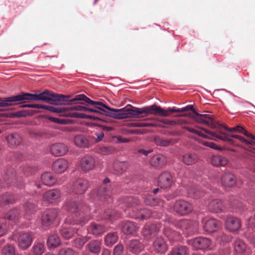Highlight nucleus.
<instances>
[{
  "mask_svg": "<svg viewBox=\"0 0 255 255\" xmlns=\"http://www.w3.org/2000/svg\"><path fill=\"white\" fill-rule=\"evenodd\" d=\"M60 240L57 234L50 236L47 240V245L49 247L55 248L60 245Z\"/></svg>",
  "mask_w": 255,
  "mask_h": 255,
  "instance_id": "58836bf2",
  "label": "nucleus"
},
{
  "mask_svg": "<svg viewBox=\"0 0 255 255\" xmlns=\"http://www.w3.org/2000/svg\"><path fill=\"white\" fill-rule=\"evenodd\" d=\"M59 255H74L73 251L69 248H64L59 251Z\"/></svg>",
  "mask_w": 255,
  "mask_h": 255,
  "instance_id": "69168bd1",
  "label": "nucleus"
},
{
  "mask_svg": "<svg viewBox=\"0 0 255 255\" xmlns=\"http://www.w3.org/2000/svg\"><path fill=\"white\" fill-rule=\"evenodd\" d=\"M13 105H15L14 96L10 97L5 100L0 101V107H4Z\"/></svg>",
  "mask_w": 255,
  "mask_h": 255,
  "instance_id": "09e8293b",
  "label": "nucleus"
},
{
  "mask_svg": "<svg viewBox=\"0 0 255 255\" xmlns=\"http://www.w3.org/2000/svg\"><path fill=\"white\" fill-rule=\"evenodd\" d=\"M137 229L136 226L132 222L125 221L122 223L121 230L125 234L129 235L134 233Z\"/></svg>",
  "mask_w": 255,
  "mask_h": 255,
  "instance_id": "5701e85b",
  "label": "nucleus"
},
{
  "mask_svg": "<svg viewBox=\"0 0 255 255\" xmlns=\"http://www.w3.org/2000/svg\"><path fill=\"white\" fill-rule=\"evenodd\" d=\"M75 144L78 146H84L87 144V140L85 137L81 135H77L74 139Z\"/></svg>",
  "mask_w": 255,
  "mask_h": 255,
  "instance_id": "864d4df0",
  "label": "nucleus"
},
{
  "mask_svg": "<svg viewBox=\"0 0 255 255\" xmlns=\"http://www.w3.org/2000/svg\"><path fill=\"white\" fill-rule=\"evenodd\" d=\"M68 167V161L63 158H59L53 163L52 168L55 172L62 173L66 171Z\"/></svg>",
  "mask_w": 255,
  "mask_h": 255,
  "instance_id": "4468645a",
  "label": "nucleus"
},
{
  "mask_svg": "<svg viewBox=\"0 0 255 255\" xmlns=\"http://www.w3.org/2000/svg\"><path fill=\"white\" fill-rule=\"evenodd\" d=\"M93 108H87L85 111H88L91 113H93L97 115H105L106 111L105 110L102 109L101 107L93 106Z\"/></svg>",
  "mask_w": 255,
  "mask_h": 255,
  "instance_id": "8fccbe9b",
  "label": "nucleus"
},
{
  "mask_svg": "<svg viewBox=\"0 0 255 255\" xmlns=\"http://www.w3.org/2000/svg\"><path fill=\"white\" fill-rule=\"evenodd\" d=\"M43 109L55 113H64L68 112L69 109L64 107H55L50 106L43 105Z\"/></svg>",
  "mask_w": 255,
  "mask_h": 255,
  "instance_id": "a19ab883",
  "label": "nucleus"
},
{
  "mask_svg": "<svg viewBox=\"0 0 255 255\" xmlns=\"http://www.w3.org/2000/svg\"><path fill=\"white\" fill-rule=\"evenodd\" d=\"M15 105L23 102L26 100L42 101L55 105L65 104L66 102L69 103L68 96L55 94L48 90H45L39 94H32L29 93H21L14 96Z\"/></svg>",
  "mask_w": 255,
  "mask_h": 255,
  "instance_id": "f257e3e1",
  "label": "nucleus"
},
{
  "mask_svg": "<svg viewBox=\"0 0 255 255\" xmlns=\"http://www.w3.org/2000/svg\"><path fill=\"white\" fill-rule=\"evenodd\" d=\"M83 101L89 104H90V105H92L95 106L100 107H101L102 109H103V108H104L107 110L112 111L113 112L112 113H115L114 110H116V109H113L110 108L109 107L107 106L106 105L103 104V103L101 102L92 101L90 99H89V98H88L87 97H86V96H85L83 94L77 95L75 96V98L69 100V104H71L75 101Z\"/></svg>",
  "mask_w": 255,
  "mask_h": 255,
  "instance_id": "0eeeda50",
  "label": "nucleus"
},
{
  "mask_svg": "<svg viewBox=\"0 0 255 255\" xmlns=\"http://www.w3.org/2000/svg\"><path fill=\"white\" fill-rule=\"evenodd\" d=\"M208 209L212 212H219L224 211V206L221 200H212L208 205Z\"/></svg>",
  "mask_w": 255,
  "mask_h": 255,
  "instance_id": "b1692460",
  "label": "nucleus"
},
{
  "mask_svg": "<svg viewBox=\"0 0 255 255\" xmlns=\"http://www.w3.org/2000/svg\"><path fill=\"white\" fill-rule=\"evenodd\" d=\"M35 205L33 203V201H29L23 205L24 216V218L27 220H30L31 215L35 211Z\"/></svg>",
  "mask_w": 255,
  "mask_h": 255,
  "instance_id": "4be33fe9",
  "label": "nucleus"
},
{
  "mask_svg": "<svg viewBox=\"0 0 255 255\" xmlns=\"http://www.w3.org/2000/svg\"><path fill=\"white\" fill-rule=\"evenodd\" d=\"M246 225L249 231L252 230L255 231V214L254 217L251 216L247 220Z\"/></svg>",
  "mask_w": 255,
  "mask_h": 255,
  "instance_id": "3c124183",
  "label": "nucleus"
},
{
  "mask_svg": "<svg viewBox=\"0 0 255 255\" xmlns=\"http://www.w3.org/2000/svg\"><path fill=\"white\" fill-rule=\"evenodd\" d=\"M172 183V177L171 174L167 172L161 174L158 179V186L161 188H167L171 186Z\"/></svg>",
  "mask_w": 255,
  "mask_h": 255,
  "instance_id": "f8f14e48",
  "label": "nucleus"
},
{
  "mask_svg": "<svg viewBox=\"0 0 255 255\" xmlns=\"http://www.w3.org/2000/svg\"><path fill=\"white\" fill-rule=\"evenodd\" d=\"M15 250L13 246H5L2 250V255H15Z\"/></svg>",
  "mask_w": 255,
  "mask_h": 255,
  "instance_id": "6e6d98bb",
  "label": "nucleus"
},
{
  "mask_svg": "<svg viewBox=\"0 0 255 255\" xmlns=\"http://www.w3.org/2000/svg\"><path fill=\"white\" fill-rule=\"evenodd\" d=\"M198 157L194 152L185 153L182 156V161L186 165H192L197 161Z\"/></svg>",
  "mask_w": 255,
  "mask_h": 255,
  "instance_id": "c85d7f7f",
  "label": "nucleus"
},
{
  "mask_svg": "<svg viewBox=\"0 0 255 255\" xmlns=\"http://www.w3.org/2000/svg\"><path fill=\"white\" fill-rule=\"evenodd\" d=\"M86 109V107L81 106V105H76L74 106H72L70 108L71 111L69 112L67 114V116H68V114L71 112H73V111H85Z\"/></svg>",
  "mask_w": 255,
  "mask_h": 255,
  "instance_id": "774afa93",
  "label": "nucleus"
},
{
  "mask_svg": "<svg viewBox=\"0 0 255 255\" xmlns=\"http://www.w3.org/2000/svg\"><path fill=\"white\" fill-rule=\"evenodd\" d=\"M115 151V148L112 146H103L100 148V152L105 155L112 154Z\"/></svg>",
  "mask_w": 255,
  "mask_h": 255,
  "instance_id": "13d9d810",
  "label": "nucleus"
},
{
  "mask_svg": "<svg viewBox=\"0 0 255 255\" xmlns=\"http://www.w3.org/2000/svg\"><path fill=\"white\" fill-rule=\"evenodd\" d=\"M214 123L216 124L217 127L216 128H213V129H216V132H212L209 130L206 129L204 128H201L199 127H183V128L188 131L194 134L195 135H197L198 137H203L205 138H208L214 140H221L224 141H227L232 144L235 145L233 139L229 138L232 137L233 138H238L239 135L227 134L224 133L221 130L223 128V125L218 123L216 121L214 120Z\"/></svg>",
  "mask_w": 255,
  "mask_h": 255,
  "instance_id": "f03ea898",
  "label": "nucleus"
},
{
  "mask_svg": "<svg viewBox=\"0 0 255 255\" xmlns=\"http://www.w3.org/2000/svg\"><path fill=\"white\" fill-rule=\"evenodd\" d=\"M166 163V158L161 154H157L153 156L150 160V164L154 167H160Z\"/></svg>",
  "mask_w": 255,
  "mask_h": 255,
  "instance_id": "c756f323",
  "label": "nucleus"
},
{
  "mask_svg": "<svg viewBox=\"0 0 255 255\" xmlns=\"http://www.w3.org/2000/svg\"><path fill=\"white\" fill-rule=\"evenodd\" d=\"M66 145L62 143H55L50 147L51 153L55 156H63L68 151Z\"/></svg>",
  "mask_w": 255,
  "mask_h": 255,
  "instance_id": "f3484780",
  "label": "nucleus"
},
{
  "mask_svg": "<svg viewBox=\"0 0 255 255\" xmlns=\"http://www.w3.org/2000/svg\"><path fill=\"white\" fill-rule=\"evenodd\" d=\"M8 143L11 146L18 145L21 140V136L17 133H13L8 135L6 137Z\"/></svg>",
  "mask_w": 255,
  "mask_h": 255,
  "instance_id": "4c0bfd02",
  "label": "nucleus"
},
{
  "mask_svg": "<svg viewBox=\"0 0 255 255\" xmlns=\"http://www.w3.org/2000/svg\"><path fill=\"white\" fill-rule=\"evenodd\" d=\"M32 235L29 233L20 234L17 239L18 246L22 250H25L29 247L32 242Z\"/></svg>",
  "mask_w": 255,
  "mask_h": 255,
  "instance_id": "1a4fd4ad",
  "label": "nucleus"
},
{
  "mask_svg": "<svg viewBox=\"0 0 255 255\" xmlns=\"http://www.w3.org/2000/svg\"><path fill=\"white\" fill-rule=\"evenodd\" d=\"M133 212H135L134 217L141 220L147 219L151 215V212L149 210L141 209L138 206L133 209Z\"/></svg>",
  "mask_w": 255,
  "mask_h": 255,
  "instance_id": "6ab92c4d",
  "label": "nucleus"
},
{
  "mask_svg": "<svg viewBox=\"0 0 255 255\" xmlns=\"http://www.w3.org/2000/svg\"><path fill=\"white\" fill-rule=\"evenodd\" d=\"M216 241L220 244H224L230 241V238L222 232H219L216 237Z\"/></svg>",
  "mask_w": 255,
  "mask_h": 255,
  "instance_id": "de8ad7c7",
  "label": "nucleus"
},
{
  "mask_svg": "<svg viewBox=\"0 0 255 255\" xmlns=\"http://www.w3.org/2000/svg\"><path fill=\"white\" fill-rule=\"evenodd\" d=\"M78 229L72 225L68 228H63L61 230V235L66 239H69L77 232Z\"/></svg>",
  "mask_w": 255,
  "mask_h": 255,
  "instance_id": "7c9ffc66",
  "label": "nucleus"
},
{
  "mask_svg": "<svg viewBox=\"0 0 255 255\" xmlns=\"http://www.w3.org/2000/svg\"><path fill=\"white\" fill-rule=\"evenodd\" d=\"M89 232L95 236H100L106 231L105 227L101 224L92 223L88 229Z\"/></svg>",
  "mask_w": 255,
  "mask_h": 255,
  "instance_id": "412c9836",
  "label": "nucleus"
},
{
  "mask_svg": "<svg viewBox=\"0 0 255 255\" xmlns=\"http://www.w3.org/2000/svg\"><path fill=\"white\" fill-rule=\"evenodd\" d=\"M113 140L117 143H127L129 141V139L126 138H123L121 136H114L113 137Z\"/></svg>",
  "mask_w": 255,
  "mask_h": 255,
  "instance_id": "338daca9",
  "label": "nucleus"
},
{
  "mask_svg": "<svg viewBox=\"0 0 255 255\" xmlns=\"http://www.w3.org/2000/svg\"><path fill=\"white\" fill-rule=\"evenodd\" d=\"M191 111L193 112L192 115L182 114L179 116L181 117H191L197 122L208 126L210 128H216L217 126L214 123V119L212 115L204 114H199L195 111L192 105H188L182 108H176V113L184 112L186 111Z\"/></svg>",
  "mask_w": 255,
  "mask_h": 255,
  "instance_id": "7ed1b4c3",
  "label": "nucleus"
},
{
  "mask_svg": "<svg viewBox=\"0 0 255 255\" xmlns=\"http://www.w3.org/2000/svg\"><path fill=\"white\" fill-rule=\"evenodd\" d=\"M155 250L159 253H164L167 250V246L163 239L161 237L157 238L153 243Z\"/></svg>",
  "mask_w": 255,
  "mask_h": 255,
  "instance_id": "aec40b11",
  "label": "nucleus"
},
{
  "mask_svg": "<svg viewBox=\"0 0 255 255\" xmlns=\"http://www.w3.org/2000/svg\"><path fill=\"white\" fill-rule=\"evenodd\" d=\"M188 245L192 246L196 250L206 251L209 249L211 244L210 239L205 237H198L187 241Z\"/></svg>",
  "mask_w": 255,
  "mask_h": 255,
  "instance_id": "39448f33",
  "label": "nucleus"
},
{
  "mask_svg": "<svg viewBox=\"0 0 255 255\" xmlns=\"http://www.w3.org/2000/svg\"><path fill=\"white\" fill-rule=\"evenodd\" d=\"M170 254L171 255H187L188 254V251L186 247L180 246L173 249Z\"/></svg>",
  "mask_w": 255,
  "mask_h": 255,
  "instance_id": "a18cd8bd",
  "label": "nucleus"
},
{
  "mask_svg": "<svg viewBox=\"0 0 255 255\" xmlns=\"http://www.w3.org/2000/svg\"><path fill=\"white\" fill-rule=\"evenodd\" d=\"M89 240L87 237L76 238L73 243V246L78 249H81L85 244Z\"/></svg>",
  "mask_w": 255,
  "mask_h": 255,
  "instance_id": "37998d69",
  "label": "nucleus"
},
{
  "mask_svg": "<svg viewBox=\"0 0 255 255\" xmlns=\"http://www.w3.org/2000/svg\"><path fill=\"white\" fill-rule=\"evenodd\" d=\"M181 224L182 228H185L189 233L194 234L198 231V224L196 222L183 220Z\"/></svg>",
  "mask_w": 255,
  "mask_h": 255,
  "instance_id": "cd10ccee",
  "label": "nucleus"
},
{
  "mask_svg": "<svg viewBox=\"0 0 255 255\" xmlns=\"http://www.w3.org/2000/svg\"><path fill=\"white\" fill-rule=\"evenodd\" d=\"M88 186V182L84 179L77 180L73 185V192L75 194H83L87 190Z\"/></svg>",
  "mask_w": 255,
  "mask_h": 255,
  "instance_id": "9b49d317",
  "label": "nucleus"
},
{
  "mask_svg": "<svg viewBox=\"0 0 255 255\" xmlns=\"http://www.w3.org/2000/svg\"><path fill=\"white\" fill-rule=\"evenodd\" d=\"M118 239V236L116 233L108 234L105 237V243L107 246H112L115 244Z\"/></svg>",
  "mask_w": 255,
  "mask_h": 255,
  "instance_id": "f704fd0d",
  "label": "nucleus"
},
{
  "mask_svg": "<svg viewBox=\"0 0 255 255\" xmlns=\"http://www.w3.org/2000/svg\"><path fill=\"white\" fill-rule=\"evenodd\" d=\"M66 206L68 211L71 212H75L79 210L80 204L71 201L67 202Z\"/></svg>",
  "mask_w": 255,
  "mask_h": 255,
  "instance_id": "49530a36",
  "label": "nucleus"
},
{
  "mask_svg": "<svg viewBox=\"0 0 255 255\" xmlns=\"http://www.w3.org/2000/svg\"><path fill=\"white\" fill-rule=\"evenodd\" d=\"M57 213L55 209H49L44 212L41 216V227L46 229L50 227L56 218Z\"/></svg>",
  "mask_w": 255,
  "mask_h": 255,
  "instance_id": "423d86ee",
  "label": "nucleus"
},
{
  "mask_svg": "<svg viewBox=\"0 0 255 255\" xmlns=\"http://www.w3.org/2000/svg\"><path fill=\"white\" fill-rule=\"evenodd\" d=\"M128 249L130 252L134 254H138L142 250V246L139 242L136 240L130 241Z\"/></svg>",
  "mask_w": 255,
  "mask_h": 255,
  "instance_id": "473e14b6",
  "label": "nucleus"
},
{
  "mask_svg": "<svg viewBox=\"0 0 255 255\" xmlns=\"http://www.w3.org/2000/svg\"><path fill=\"white\" fill-rule=\"evenodd\" d=\"M211 163L213 165L225 166L228 163V160L226 158L219 155H213L211 158Z\"/></svg>",
  "mask_w": 255,
  "mask_h": 255,
  "instance_id": "2f4dec72",
  "label": "nucleus"
},
{
  "mask_svg": "<svg viewBox=\"0 0 255 255\" xmlns=\"http://www.w3.org/2000/svg\"><path fill=\"white\" fill-rule=\"evenodd\" d=\"M144 112L146 114L159 115L162 117H168L169 116V114L167 113V111L156 105H153L146 109L144 110Z\"/></svg>",
  "mask_w": 255,
  "mask_h": 255,
  "instance_id": "a211bd4d",
  "label": "nucleus"
},
{
  "mask_svg": "<svg viewBox=\"0 0 255 255\" xmlns=\"http://www.w3.org/2000/svg\"><path fill=\"white\" fill-rule=\"evenodd\" d=\"M174 210L181 215H186L192 210V206L187 201L178 200L174 204Z\"/></svg>",
  "mask_w": 255,
  "mask_h": 255,
  "instance_id": "6e6552de",
  "label": "nucleus"
},
{
  "mask_svg": "<svg viewBox=\"0 0 255 255\" xmlns=\"http://www.w3.org/2000/svg\"><path fill=\"white\" fill-rule=\"evenodd\" d=\"M223 128H224L225 129L229 131V132H238L243 133V132H244L245 129L242 127L238 126L235 128H228L226 126H224L223 125Z\"/></svg>",
  "mask_w": 255,
  "mask_h": 255,
  "instance_id": "052dcab7",
  "label": "nucleus"
},
{
  "mask_svg": "<svg viewBox=\"0 0 255 255\" xmlns=\"http://www.w3.org/2000/svg\"><path fill=\"white\" fill-rule=\"evenodd\" d=\"M127 201H126V202H128L127 206L128 207V209L130 210V207H132V210L133 211V209L135 207H137V206H138V204L139 203V202L138 199L135 198H133L131 197L128 198L127 199Z\"/></svg>",
  "mask_w": 255,
  "mask_h": 255,
  "instance_id": "603ef678",
  "label": "nucleus"
},
{
  "mask_svg": "<svg viewBox=\"0 0 255 255\" xmlns=\"http://www.w3.org/2000/svg\"><path fill=\"white\" fill-rule=\"evenodd\" d=\"M19 215L18 211L16 209L11 210L6 216V218L9 220H14Z\"/></svg>",
  "mask_w": 255,
  "mask_h": 255,
  "instance_id": "bf43d9fd",
  "label": "nucleus"
},
{
  "mask_svg": "<svg viewBox=\"0 0 255 255\" xmlns=\"http://www.w3.org/2000/svg\"><path fill=\"white\" fill-rule=\"evenodd\" d=\"M234 249L236 252L242 254L246 251L247 246L244 242L239 239L236 240L234 244Z\"/></svg>",
  "mask_w": 255,
  "mask_h": 255,
  "instance_id": "e433bc0d",
  "label": "nucleus"
},
{
  "mask_svg": "<svg viewBox=\"0 0 255 255\" xmlns=\"http://www.w3.org/2000/svg\"><path fill=\"white\" fill-rule=\"evenodd\" d=\"M35 255H41L45 251L44 245L41 243H36L32 247Z\"/></svg>",
  "mask_w": 255,
  "mask_h": 255,
  "instance_id": "c03bdc74",
  "label": "nucleus"
},
{
  "mask_svg": "<svg viewBox=\"0 0 255 255\" xmlns=\"http://www.w3.org/2000/svg\"><path fill=\"white\" fill-rule=\"evenodd\" d=\"M60 195V193L59 190L56 189L50 190L45 193L43 195V200L49 203H52L59 198Z\"/></svg>",
  "mask_w": 255,
  "mask_h": 255,
  "instance_id": "393cba45",
  "label": "nucleus"
},
{
  "mask_svg": "<svg viewBox=\"0 0 255 255\" xmlns=\"http://www.w3.org/2000/svg\"><path fill=\"white\" fill-rule=\"evenodd\" d=\"M164 234L166 236L169 240H175L174 236L177 235V233L171 231L170 229H166L164 230Z\"/></svg>",
  "mask_w": 255,
  "mask_h": 255,
  "instance_id": "e2e57ef3",
  "label": "nucleus"
},
{
  "mask_svg": "<svg viewBox=\"0 0 255 255\" xmlns=\"http://www.w3.org/2000/svg\"><path fill=\"white\" fill-rule=\"evenodd\" d=\"M188 194L189 196L193 198H198L200 196L199 191L195 188L189 189L188 190Z\"/></svg>",
  "mask_w": 255,
  "mask_h": 255,
  "instance_id": "0e129e2a",
  "label": "nucleus"
},
{
  "mask_svg": "<svg viewBox=\"0 0 255 255\" xmlns=\"http://www.w3.org/2000/svg\"><path fill=\"white\" fill-rule=\"evenodd\" d=\"M144 203L149 206H163V202L160 200L155 199L152 195H149L144 199Z\"/></svg>",
  "mask_w": 255,
  "mask_h": 255,
  "instance_id": "ea45409f",
  "label": "nucleus"
},
{
  "mask_svg": "<svg viewBox=\"0 0 255 255\" xmlns=\"http://www.w3.org/2000/svg\"><path fill=\"white\" fill-rule=\"evenodd\" d=\"M95 165V158L90 155L83 157L80 163V166L83 171H88L93 169Z\"/></svg>",
  "mask_w": 255,
  "mask_h": 255,
  "instance_id": "9d476101",
  "label": "nucleus"
},
{
  "mask_svg": "<svg viewBox=\"0 0 255 255\" xmlns=\"http://www.w3.org/2000/svg\"><path fill=\"white\" fill-rule=\"evenodd\" d=\"M221 182L223 185L226 187H232L236 183L234 175L230 173H225L223 175Z\"/></svg>",
  "mask_w": 255,
  "mask_h": 255,
  "instance_id": "bb28decb",
  "label": "nucleus"
},
{
  "mask_svg": "<svg viewBox=\"0 0 255 255\" xmlns=\"http://www.w3.org/2000/svg\"><path fill=\"white\" fill-rule=\"evenodd\" d=\"M89 251L95 254H99L101 251V243L99 241L95 240L91 242L88 245Z\"/></svg>",
  "mask_w": 255,
  "mask_h": 255,
  "instance_id": "c9c22d12",
  "label": "nucleus"
},
{
  "mask_svg": "<svg viewBox=\"0 0 255 255\" xmlns=\"http://www.w3.org/2000/svg\"><path fill=\"white\" fill-rule=\"evenodd\" d=\"M195 138L196 139V140H199V142H200L202 144H203L206 146L209 147L211 148L217 149V150H219L221 149V148L220 147H219L218 145H217L214 142H210V141H204L203 140H200L198 138L195 137Z\"/></svg>",
  "mask_w": 255,
  "mask_h": 255,
  "instance_id": "4d7b16f0",
  "label": "nucleus"
},
{
  "mask_svg": "<svg viewBox=\"0 0 255 255\" xmlns=\"http://www.w3.org/2000/svg\"><path fill=\"white\" fill-rule=\"evenodd\" d=\"M241 221L237 218L229 217L225 222L226 228L230 231L238 230L241 227Z\"/></svg>",
  "mask_w": 255,
  "mask_h": 255,
  "instance_id": "dca6fc26",
  "label": "nucleus"
},
{
  "mask_svg": "<svg viewBox=\"0 0 255 255\" xmlns=\"http://www.w3.org/2000/svg\"><path fill=\"white\" fill-rule=\"evenodd\" d=\"M115 113H111V116L117 119H124L133 116H137L142 113H145L144 110L141 111L138 109L132 110L131 109L123 108L114 110Z\"/></svg>",
  "mask_w": 255,
  "mask_h": 255,
  "instance_id": "20e7f679",
  "label": "nucleus"
},
{
  "mask_svg": "<svg viewBox=\"0 0 255 255\" xmlns=\"http://www.w3.org/2000/svg\"><path fill=\"white\" fill-rule=\"evenodd\" d=\"M161 228L160 225L152 224L146 225L143 230V236L147 238H152L155 237Z\"/></svg>",
  "mask_w": 255,
  "mask_h": 255,
  "instance_id": "ddd939ff",
  "label": "nucleus"
},
{
  "mask_svg": "<svg viewBox=\"0 0 255 255\" xmlns=\"http://www.w3.org/2000/svg\"><path fill=\"white\" fill-rule=\"evenodd\" d=\"M123 246L121 244L117 245L114 250V255H123Z\"/></svg>",
  "mask_w": 255,
  "mask_h": 255,
  "instance_id": "680f3d73",
  "label": "nucleus"
},
{
  "mask_svg": "<svg viewBox=\"0 0 255 255\" xmlns=\"http://www.w3.org/2000/svg\"><path fill=\"white\" fill-rule=\"evenodd\" d=\"M204 223V229L208 233L215 232L218 229L219 224L213 218L205 219L203 220Z\"/></svg>",
  "mask_w": 255,
  "mask_h": 255,
  "instance_id": "2eb2a0df",
  "label": "nucleus"
},
{
  "mask_svg": "<svg viewBox=\"0 0 255 255\" xmlns=\"http://www.w3.org/2000/svg\"><path fill=\"white\" fill-rule=\"evenodd\" d=\"M41 179L42 183L48 186H53L56 182L55 177L51 172L44 173L42 174Z\"/></svg>",
  "mask_w": 255,
  "mask_h": 255,
  "instance_id": "a878e982",
  "label": "nucleus"
},
{
  "mask_svg": "<svg viewBox=\"0 0 255 255\" xmlns=\"http://www.w3.org/2000/svg\"><path fill=\"white\" fill-rule=\"evenodd\" d=\"M154 142L157 145L162 146H168L173 142L171 139H165L159 136H156L154 138Z\"/></svg>",
  "mask_w": 255,
  "mask_h": 255,
  "instance_id": "79ce46f5",
  "label": "nucleus"
},
{
  "mask_svg": "<svg viewBox=\"0 0 255 255\" xmlns=\"http://www.w3.org/2000/svg\"><path fill=\"white\" fill-rule=\"evenodd\" d=\"M68 116L72 118L94 119V120H99L100 118L95 115H87L83 113H79L75 112H71L68 114Z\"/></svg>",
  "mask_w": 255,
  "mask_h": 255,
  "instance_id": "72a5a7b5",
  "label": "nucleus"
},
{
  "mask_svg": "<svg viewBox=\"0 0 255 255\" xmlns=\"http://www.w3.org/2000/svg\"><path fill=\"white\" fill-rule=\"evenodd\" d=\"M12 196L9 194H6L0 197V207L6 204L12 203Z\"/></svg>",
  "mask_w": 255,
  "mask_h": 255,
  "instance_id": "5fc2aeb1",
  "label": "nucleus"
}]
</instances>
